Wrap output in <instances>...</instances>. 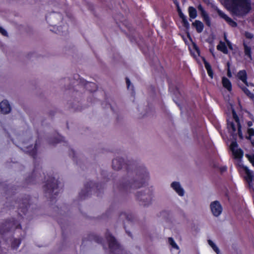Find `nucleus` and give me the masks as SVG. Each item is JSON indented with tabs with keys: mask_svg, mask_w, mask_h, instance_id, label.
<instances>
[{
	"mask_svg": "<svg viewBox=\"0 0 254 254\" xmlns=\"http://www.w3.org/2000/svg\"><path fill=\"white\" fill-rule=\"evenodd\" d=\"M149 179V175L147 169L144 167L140 166L132 172H128L127 177L123 181L122 186L127 190L140 188Z\"/></svg>",
	"mask_w": 254,
	"mask_h": 254,
	"instance_id": "nucleus-1",
	"label": "nucleus"
},
{
	"mask_svg": "<svg viewBox=\"0 0 254 254\" xmlns=\"http://www.w3.org/2000/svg\"><path fill=\"white\" fill-rule=\"evenodd\" d=\"M223 4L228 10L237 16L245 15L251 9L250 0H224Z\"/></svg>",
	"mask_w": 254,
	"mask_h": 254,
	"instance_id": "nucleus-2",
	"label": "nucleus"
},
{
	"mask_svg": "<svg viewBox=\"0 0 254 254\" xmlns=\"http://www.w3.org/2000/svg\"><path fill=\"white\" fill-rule=\"evenodd\" d=\"M233 119L228 120V128L229 132L235 139L237 135L240 138H243V133L241 130V126L238 116L234 110H233Z\"/></svg>",
	"mask_w": 254,
	"mask_h": 254,
	"instance_id": "nucleus-3",
	"label": "nucleus"
},
{
	"mask_svg": "<svg viewBox=\"0 0 254 254\" xmlns=\"http://www.w3.org/2000/svg\"><path fill=\"white\" fill-rule=\"evenodd\" d=\"M50 22L53 24L55 32L63 33L67 30V26L66 24L62 25L63 19L62 15L58 12H53L49 16Z\"/></svg>",
	"mask_w": 254,
	"mask_h": 254,
	"instance_id": "nucleus-4",
	"label": "nucleus"
},
{
	"mask_svg": "<svg viewBox=\"0 0 254 254\" xmlns=\"http://www.w3.org/2000/svg\"><path fill=\"white\" fill-rule=\"evenodd\" d=\"M135 196L137 200L139 201L140 205L144 206L151 204L154 197L153 191L149 189L137 191Z\"/></svg>",
	"mask_w": 254,
	"mask_h": 254,
	"instance_id": "nucleus-5",
	"label": "nucleus"
},
{
	"mask_svg": "<svg viewBox=\"0 0 254 254\" xmlns=\"http://www.w3.org/2000/svg\"><path fill=\"white\" fill-rule=\"evenodd\" d=\"M210 208L213 215L218 217L221 215L223 211V207L219 201L215 200L210 204Z\"/></svg>",
	"mask_w": 254,
	"mask_h": 254,
	"instance_id": "nucleus-6",
	"label": "nucleus"
},
{
	"mask_svg": "<svg viewBox=\"0 0 254 254\" xmlns=\"http://www.w3.org/2000/svg\"><path fill=\"white\" fill-rule=\"evenodd\" d=\"M58 185V181L55 179L53 180L51 182H48L46 185L47 191L49 193L56 194L59 191Z\"/></svg>",
	"mask_w": 254,
	"mask_h": 254,
	"instance_id": "nucleus-7",
	"label": "nucleus"
},
{
	"mask_svg": "<svg viewBox=\"0 0 254 254\" xmlns=\"http://www.w3.org/2000/svg\"><path fill=\"white\" fill-rule=\"evenodd\" d=\"M171 188L181 197L185 195V191L179 182H173L170 185Z\"/></svg>",
	"mask_w": 254,
	"mask_h": 254,
	"instance_id": "nucleus-8",
	"label": "nucleus"
},
{
	"mask_svg": "<svg viewBox=\"0 0 254 254\" xmlns=\"http://www.w3.org/2000/svg\"><path fill=\"white\" fill-rule=\"evenodd\" d=\"M214 8L217 11L218 15L221 18H223L231 26L233 27L237 26V23L233 21L231 18L228 17L223 11L220 10L217 6H214Z\"/></svg>",
	"mask_w": 254,
	"mask_h": 254,
	"instance_id": "nucleus-9",
	"label": "nucleus"
},
{
	"mask_svg": "<svg viewBox=\"0 0 254 254\" xmlns=\"http://www.w3.org/2000/svg\"><path fill=\"white\" fill-rule=\"evenodd\" d=\"M230 148L235 158L239 159L243 157V152L241 149L238 148V144L236 142L234 141L232 142Z\"/></svg>",
	"mask_w": 254,
	"mask_h": 254,
	"instance_id": "nucleus-10",
	"label": "nucleus"
},
{
	"mask_svg": "<svg viewBox=\"0 0 254 254\" xmlns=\"http://www.w3.org/2000/svg\"><path fill=\"white\" fill-rule=\"evenodd\" d=\"M244 170L246 173L245 179L249 184L250 188H252L254 191V186H253V176L252 172L246 166L243 167Z\"/></svg>",
	"mask_w": 254,
	"mask_h": 254,
	"instance_id": "nucleus-11",
	"label": "nucleus"
},
{
	"mask_svg": "<svg viewBox=\"0 0 254 254\" xmlns=\"http://www.w3.org/2000/svg\"><path fill=\"white\" fill-rule=\"evenodd\" d=\"M125 164L124 160L121 158H118L113 160V168L114 170L121 169Z\"/></svg>",
	"mask_w": 254,
	"mask_h": 254,
	"instance_id": "nucleus-12",
	"label": "nucleus"
},
{
	"mask_svg": "<svg viewBox=\"0 0 254 254\" xmlns=\"http://www.w3.org/2000/svg\"><path fill=\"white\" fill-rule=\"evenodd\" d=\"M198 9L201 12V15L203 17V20L205 21L206 24L208 26H210L211 25L210 20L206 11L204 10L201 5H199L198 6Z\"/></svg>",
	"mask_w": 254,
	"mask_h": 254,
	"instance_id": "nucleus-13",
	"label": "nucleus"
},
{
	"mask_svg": "<svg viewBox=\"0 0 254 254\" xmlns=\"http://www.w3.org/2000/svg\"><path fill=\"white\" fill-rule=\"evenodd\" d=\"M1 112L3 114H7L10 111V107L7 101H3L0 103Z\"/></svg>",
	"mask_w": 254,
	"mask_h": 254,
	"instance_id": "nucleus-14",
	"label": "nucleus"
},
{
	"mask_svg": "<svg viewBox=\"0 0 254 254\" xmlns=\"http://www.w3.org/2000/svg\"><path fill=\"white\" fill-rule=\"evenodd\" d=\"M107 239L109 243V247L110 248L113 249L118 247L117 244L113 237L110 235L107 236Z\"/></svg>",
	"mask_w": 254,
	"mask_h": 254,
	"instance_id": "nucleus-15",
	"label": "nucleus"
},
{
	"mask_svg": "<svg viewBox=\"0 0 254 254\" xmlns=\"http://www.w3.org/2000/svg\"><path fill=\"white\" fill-rule=\"evenodd\" d=\"M192 25L196 28V30L198 33H200L203 29V23L199 21L195 20L193 23Z\"/></svg>",
	"mask_w": 254,
	"mask_h": 254,
	"instance_id": "nucleus-16",
	"label": "nucleus"
},
{
	"mask_svg": "<svg viewBox=\"0 0 254 254\" xmlns=\"http://www.w3.org/2000/svg\"><path fill=\"white\" fill-rule=\"evenodd\" d=\"M238 78L242 80L246 85H248L247 81V73L245 70L240 71L238 73Z\"/></svg>",
	"mask_w": 254,
	"mask_h": 254,
	"instance_id": "nucleus-17",
	"label": "nucleus"
},
{
	"mask_svg": "<svg viewBox=\"0 0 254 254\" xmlns=\"http://www.w3.org/2000/svg\"><path fill=\"white\" fill-rule=\"evenodd\" d=\"M222 84L223 86L226 88L228 91L232 90V85L230 80L226 77L222 78Z\"/></svg>",
	"mask_w": 254,
	"mask_h": 254,
	"instance_id": "nucleus-18",
	"label": "nucleus"
},
{
	"mask_svg": "<svg viewBox=\"0 0 254 254\" xmlns=\"http://www.w3.org/2000/svg\"><path fill=\"white\" fill-rule=\"evenodd\" d=\"M203 61H204V66H205V68L207 70L208 74L209 75V76L211 78H212V77H213V71H212V70L211 69V65L205 60H204Z\"/></svg>",
	"mask_w": 254,
	"mask_h": 254,
	"instance_id": "nucleus-19",
	"label": "nucleus"
},
{
	"mask_svg": "<svg viewBox=\"0 0 254 254\" xmlns=\"http://www.w3.org/2000/svg\"><path fill=\"white\" fill-rule=\"evenodd\" d=\"M217 48L224 54H227L228 53L227 47L225 43L223 42H220L219 44L217 46Z\"/></svg>",
	"mask_w": 254,
	"mask_h": 254,
	"instance_id": "nucleus-20",
	"label": "nucleus"
},
{
	"mask_svg": "<svg viewBox=\"0 0 254 254\" xmlns=\"http://www.w3.org/2000/svg\"><path fill=\"white\" fill-rule=\"evenodd\" d=\"M189 16L191 18L194 19L196 17L197 12L196 9L191 6L189 7Z\"/></svg>",
	"mask_w": 254,
	"mask_h": 254,
	"instance_id": "nucleus-21",
	"label": "nucleus"
},
{
	"mask_svg": "<svg viewBox=\"0 0 254 254\" xmlns=\"http://www.w3.org/2000/svg\"><path fill=\"white\" fill-rule=\"evenodd\" d=\"M244 53L246 56H248L250 60H252L251 48L244 44Z\"/></svg>",
	"mask_w": 254,
	"mask_h": 254,
	"instance_id": "nucleus-22",
	"label": "nucleus"
},
{
	"mask_svg": "<svg viewBox=\"0 0 254 254\" xmlns=\"http://www.w3.org/2000/svg\"><path fill=\"white\" fill-rule=\"evenodd\" d=\"M208 243L209 246L213 249V250L217 254H219L220 253L218 248L216 245L210 240H208Z\"/></svg>",
	"mask_w": 254,
	"mask_h": 254,
	"instance_id": "nucleus-23",
	"label": "nucleus"
},
{
	"mask_svg": "<svg viewBox=\"0 0 254 254\" xmlns=\"http://www.w3.org/2000/svg\"><path fill=\"white\" fill-rule=\"evenodd\" d=\"M168 242L169 244L172 246V247L174 249H175L177 250L179 249V246L177 245V244L175 243L174 240L172 238H169L168 239Z\"/></svg>",
	"mask_w": 254,
	"mask_h": 254,
	"instance_id": "nucleus-24",
	"label": "nucleus"
},
{
	"mask_svg": "<svg viewBox=\"0 0 254 254\" xmlns=\"http://www.w3.org/2000/svg\"><path fill=\"white\" fill-rule=\"evenodd\" d=\"M244 92L252 100H254V94L252 93L247 88L243 89Z\"/></svg>",
	"mask_w": 254,
	"mask_h": 254,
	"instance_id": "nucleus-25",
	"label": "nucleus"
},
{
	"mask_svg": "<svg viewBox=\"0 0 254 254\" xmlns=\"http://www.w3.org/2000/svg\"><path fill=\"white\" fill-rule=\"evenodd\" d=\"M248 133L249 135V138H250L252 136H254V129L252 128H249L248 129Z\"/></svg>",
	"mask_w": 254,
	"mask_h": 254,
	"instance_id": "nucleus-26",
	"label": "nucleus"
},
{
	"mask_svg": "<svg viewBox=\"0 0 254 254\" xmlns=\"http://www.w3.org/2000/svg\"><path fill=\"white\" fill-rule=\"evenodd\" d=\"M246 156L250 160V161L252 163L253 166H254V155L251 156L248 154H246Z\"/></svg>",
	"mask_w": 254,
	"mask_h": 254,
	"instance_id": "nucleus-27",
	"label": "nucleus"
},
{
	"mask_svg": "<svg viewBox=\"0 0 254 254\" xmlns=\"http://www.w3.org/2000/svg\"><path fill=\"white\" fill-rule=\"evenodd\" d=\"M0 33L3 36H7L6 30L1 27H0Z\"/></svg>",
	"mask_w": 254,
	"mask_h": 254,
	"instance_id": "nucleus-28",
	"label": "nucleus"
},
{
	"mask_svg": "<svg viewBox=\"0 0 254 254\" xmlns=\"http://www.w3.org/2000/svg\"><path fill=\"white\" fill-rule=\"evenodd\" d=\"M183 24L185 27H186L187 28H188L189 27L190 24L188 21L187 20V18L184 19L182 20Z\"/></svg>",
	"mask_w": 254,
	"mask_h": 254,
	"instance_id": "nucleus-29",
	"label": "nucleus"
},
{
	"mask_svg": "<svg viewBox=\"0 0 254 254\" xmlns=\"http://www.w3.org/2000/svg\"><path fill=\"white\" fill-rule=\"evenodd\" d=\"M245 36L248 39H252L253 38V35L249 32H246L245 33Z\"/></svg>",
	"mask_w": 254,
	"mask_h": 254,
	"instance_id": "nucleus-30",
	"label": "nucleus"
},
{
	"mask_svg": "<svg viewBox=\"0 0 254 254\" xmlns=\"http://www.w3.org/2000/svg\"><path fill=\"white\" fill-rule=\"evenodd\" d=\"M180 17L183 20L184 19L186 18V17L185 15L183 13V12H181L179 14Z\"/></svg>",
	"mask_w": 254,
	"mask_h": 254,
	"instance_id": "nucleus-31",
	"label": "nucleus"
},
{
	"mask_svg": "<svg viewBox=\"0 0 254 254\" xmlns=\"http://www.w3.org/2000/svg\"><path fill=\"white\" fill-rule=\"evenodd\" d=\"M126 82H127V88H129L131 83H130V81L129 80V79L127 78H126Z\"/></svg>",
	"mask_w": 254,
	"mask_h": 254,
	"instance_id": "nucleus-32",
	"label": "nucleus"
},
{
	"mask_svg": "<svg viewBox=\"0 0 254 254\" xmlns=\"http://www.w3.org/2000/svg\"><path fill=\"white\" fill-rule=\"evenodd\" d=\"M226 42H227L229 48L232 49V45H231V43L228 40H226Z\"/></svg>",
	"mask_w": 254,
	"mask_h": 254,
	"instance_id": "nucleus-33",
	"label": "nucleus"
},
{
	"mask_svg": "<svg viewBox=\"0 0 254 254\" xmlns=\"http://www.w3.org/2000/svg\"><path fill=\"white\" fill-rule=\"evenodd\" d=\"M27 152H29L30 154H31L32 155H33L35 153V150L33 149L32 151H31L30 150H27Z\"/></svg>",
	"mask_w": 254,
	"mask_h": 254,
	"instance_id": "nucleus-34",
	"label": "nucleus"
},
{
	"mask_svg": "<svg viewBox=\"0 0 254 254\" xmlns=\"http://www.w3.org/2000/svg\"><path fill=\"white\" fill-rule=\"evenodd\" d=\"M173 1L177 7L179 6V2L177 0H173Z\"/></svg>",
	"mask_w": 254,
	"mask_h": 254,
	"instance_id": "nucleus-35",
	"label": "nucleus"
},
{
	"mask_svg": "<svg viewBox=\"0 0 254 254\" xmlns=\"http://www.w3.org/2000/svg\"><path fill=\"white\" fill-rule=\"evenodd\" d=\"M177 11H178L179 14L182 12L180 6H177Z\"/></svg>",
	"mask_w": 254,
	"mask_h": 254,
	"instance_id": "nucleus-36",
	"label": "nucleus"
},
{
	"mask_svg": "<svg viewBox=\"0 0 254 254\" xmlns=\"http://www.w3.org/2000/svg\"><path fill=\"white\" fill-rule=\"evenodd\" d=\"M247 125L248 127H250L253 125V123L251 121L248 122Z\"/></svg>",
	"mask_w": 254,
	"mask_h": 254,
	"instance_id": "nucleus-37",
	"label": "nucleus"
},
{
	"mask_svg": "<svg viewBox=\"0 0 254 254\" xmlns=\"http://www.w3.org/2000/svg\"><path fill=\"white\" fill-rule=\"evenodd\" d=\"M228 75L230 77L231 76V73L230 72V69H228Z\"/></svg>",
	"mask_w": 254,
	"mask_h": 254,
	"instance_id": "nucleus-38",
	"label": "nucleus"
},
{
	"mask_svg": "<svg viewBox=\"0 0 254 254\" xmlns=\"http://www.w3.org/2000/svg\"><path fill=\"white\" fill-rule=\"evenodd\" d=\"M228 69H230V64L229 63H227Z\"/></svg>",
	"mask_w": 254,
	"mask_h": 254,
	"instance_id": "nucleus-39",
	"label": "nucleus"
},
{
	"mask_svg": "<svg viewBox=\"0 0 254 254\" xmlns=\"http://www.w3.org/2000/svg\"><path fill=\"white\" fill-rule=\"evenodd\" d=\"M225 40L226 41V40H227V39H226V36L225 35Z\"/></svg>",
	"mask_w": 254,
	"mask_h": 254,
	"instance_id": "nucleus-40",
	"label": "nucleus"
},
{
	"mask_svg": "<svg viewBox=\"0 0 254 254\" xmlns=\"http://www.w3.org/2000/svg\"><path fill=\"white\" fill-rule=\"evenodd\" d=\"M226 169V168H224L223 169V171H224V170H225Z\"/></svg>",
	"mask_w": 254,
	"mask_h": 254,
	"instance_id": "nucleus-41",
	"label": "nucleus"
}]
</instances>
